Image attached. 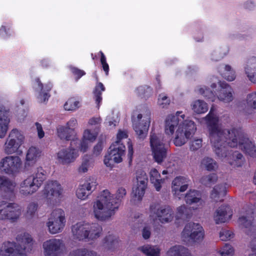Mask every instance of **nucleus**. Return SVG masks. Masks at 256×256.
<instances>
[{
  "instance_id": "e433bc0d",
  "label": "nucleus",
  "mask_w": 256,
  "mask_h": 256,
  "mask_svg": "<svg viewBox=\"0 0 256 256\" xmlns=\"http://www.w3.org/2000/svg\"><path fill=\"white\" fill-rule=\"evenodd\" d=\"M192 106L194 112L198 114L205 113L208 110L207 104L202 100L194 101Z\"/></svg>"
},
{
  "instance_id": "052dcab7",
  "label": "nucleus",
  "mask_w": 256,
  "mask_h": 256,
  "mask_svg": "<svg viewBox=\"0 0 256 256\" xmlns=\"http://www.w3.org/2000/svg\"><path fill=\"white\" fill-rule=\"evenodd\" d=\"M35 124L36 127L38 138H44V132L42 130L41 124L36 122Z\"/></svg>"
},
{
  "instance_id": "b1692460",
  "label": "nucleus",
  "mask_w": 256,
  "mask_h": 256,
  "mask_svg": "<svg viewBox=\"0 0 256 256\" xmlns=\"http://www.w3.org/2000/svg\"><path fill=\"white\" fill-rule=\"evenodd\" d=\"M41 154L40 150L34 146L30 147L26 154L24 166L26 168L34 165Z\"/></svg>"
},
{
  "instance_id": "bb28decb",
  "label": "nucleus",
  "mask_w": 256,
  "mask_h": 256,
  "mask_svg": "<svg viewBox=\"0 0 256 256\" xmlns=\"http://www.w3.org/2000/svg\"><path fill=\"white\" fill-rule=\"evenodd\" d=\"M21 209H0V219L16 222L19 218Z\"/></svg>"
},
{
  "instance_id": "37998d69",
  "label": "nucleus",
  "mask_w": 256,
  "mask_h": 256,
  "mask_svg": "<svg viewBox=\"0 0 256 256\" xmlns=\"http://www.w3.org/2000/svg\"><path fill=\"white\" fill-rule=\"evenodd\" d=\"M78 104V101L74 98H71L66 102L64 107L66 110H75L79 107Z\"/></svg>"
},
{
  "instance_id": "c03bdc74",
  "label": "nucleus",
  "mask_w": 256,
  "mask_h": 256,
  "mask_svg": "<svg viewBox=\"0 0 256 256\" xmlns=\"http://www.w3.org/2000/svg\"><path fill=\"white\" fill-rule=\"evenodd\" d=\"M218 180V176L216 174H210L208 176H203L201 180V182L204 184L208 185L214 184Z\"/></svg>"
},
{
  "instance_id": "a18cd8bd",
  "label": "nucleus",
  "mask_w": 256,
  "mask_h": 256,
  "mask_svg": "<svg viewBox=\"0 0 256 256\" xmlns=\"http://www.w3.org/2000/svg\"><path fill=\"white\" fill-rule=\"evenodd\" d=\"M98 54L100 56V62L102 66V70L104 71L106 76H108L109 74L110 68L108 64L106 62V57L102 51H100Z\"/></svg>"
},
{
  "instance_id": "680f3d73",
  "label": "nucleus",
  "mask_w": 256,
  "mask_h": 256,
  "mask_svg": "<svg viewBox=\"0 0 256 256\" xmlns=\"http://www.w3.org/2000/svg\"><path fill=\"white\" fill-rule=\"evenodd\" d=\"M88 160H84L82 165L79 168L78 170L80 172H86L88 171Z\"/></svg>"
},
{
  "instance_id": "338daca9",
  "label": "nucleus",
  "mask_w": 256,
  "mask_h": 256,
  "mask_svg": "<svg viewBox=\"0 0 256 256\" xmlns=\"http://www.w3.org/2000/svg\"><path fill=\"white\" fill-rule=\"evenodd\" d=\"M188 188V180L186 181V183L184 182L182 185H181L179 187L178 190L180 192H184L187 190Z\"/></svg>"
},
{
  "instance_id": "423d86ee",
  "label": "nucleus",
  "mask_w": 256,
  "mask_h": 256,
  "mask_svg": "<svg viewBox=\"0 0 256 256\" xmlns=\"http://www.w3.org/2000/svg\"><path fill=\"white\" fill-rule=\"evenodd\" d=\"M46 179V172L42 167H38L34 174L28 176L20 184L22 194H31L36 192Z\"/></svg>"
},
{
  "instance_id": "6ab92c4d",
  "label": "nucleus",
  "mask_w": 256,
  "mask_h": 256,
  "mask_svg": "<svg viewBox=\"0 0 256 256\" xmlns=\"http://www.w3.org/2000/svg\"><path fill=\"white\" fill-rule=\"evenodd\" d=\"M93 208H108L114 206L115 204L113 196L108 190H104L97 198Z\"/></svg>"
},
{
  "instance_id": "58836bf2",
  "label": "nucleus",
  "mask_w": 256,
  "mask_h": 256,
  "mask_svg": "<svg viewBox=\"0 0 256 256\" xmlns=\"http://www.w3.org/2000/svg\"><path fill=\"white\" fill-rule=\"evenodd\" d=\"M136 92L138 96L146 98L152 94V89L150 86H141L136 90Z\"/></svg>"
},
{
  "instance_id": "f3484780",
  "label": "nucleus",
  "mask_w": 256,
  "mask_h": 256,
  "mask_svg": "<svg viewBox=\"0 0 256 256\" xmlns=\"http://www.w3.org/2000/svg\"><path fill=\"white\" fill-rule=\"evenodd\" d=\"M97 184L94 178H88L85 182L77 190L76 192L77 197L81 200H86L88 196L96 189Z\"/></svg>"
},
{
  "instance_id": "7ed1b4c3",
  "label": "nucleus",
  "mask_w": 256,
  "mask_h": 256,
  "mask_svg": "<svg viewBox=\"0 0 256 256\" xmlns=\"http://www.w3.org/2000/svg\"><path fill=\"white\" fill-rule=\"evenodd\" d=\"M18 244L9 241L2 243L0 247L1 256H26V252H30L34 246V240L27 232L18 234L16 238Z\"/></svg>"
},
{
  "instance_id": "774afa93",
  "label": "nucleus",
  "mask_w": 256,
  "mask_h": 256,
  "mask_svg": "<svg viewBox=\"0 0 256 256\" xmlns=\"http://www.w3.org/2000/svg\"><path fill=\"white\" fill-rule=\"evenodd\" d=\"M52 88V85L51 84H48L43 86V91L49 92Z\"/></svg>"
},
{
  "instance_id": "ea45409f",
  "label": "nucleus",
  "mask_w": 256,
  "mask_h": 256,
  "mask_svg": "<svg viewBox=\"0 0 256 256\" xmlns=\"http://www.w3.org/2000/svg\"><path fill=\"white\" fill-rule=\"evenodd\" d=\"M222 76L228 81H233L236 78V72L230 66L226 64L224 67V70L222 74Z\"/></svg>"
},
{
  "instance_id": "1a4fd4ad",
  "label": "nucleus",
  "mask_w": 256,
  "mask_h": 256,
  "mask_svg": "<svg viewBox=\"0 0 256 256\" xmlns=\"http://www.w3.org/2000/svg\"><path fill=\"white\" fill-rule=\"evenodd\" d=\"M16 184L13 181L4 176H0V190L1 192L8 194L10 198H7L6 196L2 197L0 200V208H17L18 204L12 202L14 198V192Z\"/></svg>"
},
{
  "instance_id": "6e6d98bb",
  "label": "nucleus",
  "mask_w": 256,
  "mask_h": 256,
  "mask_svg": "<svg viewBox=\"0 0 256 256\" xmlns=\"http://www.w3.org/2000/svg\"><path fill=\"white\" fill-rule=\"evenodd\" d=\"M38 85L41 90V92L40 93V96L42 99V102H44L46 100H48V98L50 96V95L48 92L43 91V84L40 82V80L39 79H38Z\"/></svg>"
},
{
  "instance_id": "5701e85b",
  "label": "nucleus",
  "mask_w": 256,
  "mask_h": 256,
  "mask_svg": "<svg viewBox=\"0 0 256 256\" xmlns=\"http://www.w3.org/2000/svg\"><path fill=\"white\" fill-rule=\"evenodd\" d=\"M8 113L9 110L0 104V138H4L8 131L10 123Z\"/></svg>"
},
{
  "instance_id": "c9c22d12",
  "label": "nucleus",
  "mask_w": 256,
  "mask_h": 256,
  "mask_svg": "<svg viewBox=\"0 0 256 256\" xmlns=\"http://www.w3.org/2000/svg\"><path fill=\"white\" fill-rule=\"evenodd\" d=\"M138 249L147 256H160V249L156 246L146 244Z\"/></svg>"
},
{
  "instance_id": "13d9d810",
  "label": "nucleus",
  "mask_w": 256,
  "mask_h": 256,
  "mask_svg": "<svg viewBox=\"0 0 256 256\" xmlns=\"http://www.w3.org/2000/svg\"><path fill=\"white\" fill-rule=\"evenodd\" d=\"M102 150V142L99 141L94 148V154L96 156L99 155Z\"/></svg>"
},
{
  "instance_id": "dca6fc26",
  "label": "nucleus",
  "mask_w": 256,
  "mask_h": 256,
  "mask_svg": "<svg viewBox=\"0 0 256 256\" xmlns=\"http://www.w3.org/2000/svg\"><path fill=\"white\" fill-rule=\"evenodd\" d=\"M137 186L132 190L134 197L138 200H141L144 196L147 188L148 178L146 173L142 170L137 171L136 172Z\"/></svg>"
},
{
  "instance_id": "9b49d317",
  "label": "nucleus",
  "mask_w": 256,
  "mask_h": 256,
  "mask_svg": "<svg viewBox=\"0 0 256 256\" xmlns=\"http://www.w3.org/2000/svg\"><path fill=\"white\" fill-rule=\"evenodd\" d=\"M22 161L18 156H6L0 162V170L2 173L14 176L20 172Z\"/></svg>"
},
{
  "instance_id": "2eb2a0df",
  "label": "nucleus",
  "mask_w": 256,
  "mask_h": 256,
  "mask_svg": "<svg viewBox=\"0 0 256 256\" xmlns=\"http://www.w3.org/2000/svg\"><path fill=\"white\" fill-rule=\"evenodd\" d=\"M62 188L60 184L56 180H51L47 182L44 190L45 197L50 200V202H56L57 200L62 194Z\"/></svg>"
},
{
  "instance_id": "ddd939ff",
  "label": "nucleus",
  "mask_w": 256,
  "mask_h": 256,
  "mask_svg": "<svg viewBox=\"0 0 256 256\" xmlns=\"http://www.w3.org/2000/svg\"><path fill=\"white\" fill-rule=\"evenodd\" d=\"M182 235L183 238L194 242L199 243L204 240V230L200 224L189 222L185 226Z\"/></svg>"
},
{
  "instance_id": "9d476101",
  "label": "nucleus",
  "mask_w": 256,
  "mask_h": 256,
  "mask_svg": "<svg viewBox=\"0 0 256 256\" xmlns=\"http://www.w3.org/2000/svg\"><path fill=\"white\" fill-rule=\"evenodd\" d=\"M24 136L22 132L16 128L12 129L10 132L4 146V152L11 154L18 152L23 144Z\"/></svg>"
},
{
  "instance_id": "a211bd4d",
  "label": "nucleus",
  "mask_w": 256,
  "mask_h": 256,
  "mask_svg": "<svg viewBox=\"0 0 256 256\" xmlns=\"http://www.w3.org/2000/svg\"><path fill=\"white\" fill-rule=\"evenodd\" d=\"M77 124L75 118H72L66 124V127H60L58 129V134L62 140H71L75 135L74 128Z\"/></svg>"
},
{
  "instance_id": "2f4dec72",
  "label": "nucleus",
  "mask_w": 256,
  "mask_h": 256,
  "mask_svg": "<svg viewBox=\"0 0 256 256\" xmlns=\"http://www.w3.org/2000/svg\"><path fill=\"white\" fill-rule=\"evenodd\" d=\"M95 218L98 220L104 221L108 220L115 214L116 209H94Z\"/></svg>"
},
{
  "instance_id": "09e8293b",
  "label": "nucleus",
  "mask_w": 256,
  "mask_h": 256,
  "mask_svg": "<svg viewBox=\"0 0 256 256\" xmlns=\"http://www.w3.org/2000/svg\"><path fill=\"white\" fill-rule=\"evenodd\" d=\"M246 102L248 106L256 109V92L250 93L247 96Z\"/></svg>"
},
{
  "instance_id": "49530a36",
  "label": "nucleus",
  "mask_w": 256,
  "mask_h": 256,
  "mask_svg": "<svg viewBox=\"0 0 256 256\" xmlns=\"http://www.w3.org/2000/svg\"><path fill=\"white\" fill-rule=\"evenodd\" d=\"M232 157L236 158L234 160V161L232 162H230V165H234L237 167H240L242 166L243 162V156L242 154L238 152H235L232 154Z\"/></svg>"
},
{
  "instance_id": "5fc2aeb1",
  "label": "nucleus",
  "mask_w": 256,
  "mask_h": 256,
  "mask_svg": "<svg viewBox=\"0 0 256 256\" xmlns=\"http://www.w3.org/2000/svg\"><path fill=\"white\" fill-rule=\"evenodd\" d=\"M202 139L198 138L192 140L190 144V149L191 150L195 151L200 148L202 146Z\"/></svg>"
},
{
  "instance_id": "e2e57ef3",
  "label": "nucleus",
  "mask_w": 256,
  "mask_h": 256,
  "mask_svg": "<svg viewBox=\"0 0 256 256\" xmlns=\"http://www.w3.org/2000/svg\"><path fill=\"white\" fill-rule=\"evenodd\" d=\"M151 232L150 228L148 227H144L142 232V235L144 238L147 240L150 238Z\"/></svg>"
},
{
  "instance_id": "f704fd0d",
  "label": "nucleus",
  "mask_w": 256,
  "mask_h": 256,
  "mask_svg": "<svg viewBox=\"0 0 256 256\" xmlns=\"http://www.w3.org/2000/svg\"><path fill=\"white\" fill-rule=\"evenodd\" d=\"M168 254L170 256H192L188 248L182 246H174L171 248Z\"/></svg>"
},
{
  "instance_id": "3c124183",
  "label": "nucleus",
  "mask_w": 256,
  "mask_h": 256,
  "mask_svg": "<svg viewBox=\"0 0 256 256\" xmlns=\"http://www.w3.org/2000/svg\"><path fill=\"white\" fill-rule=\"evenodd\" d=\"M70 70L72 74L75 76V78L76 81L86 74V72L84 70H80L76 67L72 66L70 67Z\"/></svg>"
},
{
  "instance_id": "aec40b11",
  "label": "nucleus",
  "mask_w": 256,
  "mask_h": 256,
  "mask_svg": "<svg viewBox=\"0 0 256 256\" xmlns=\"http://www.w3.org/2000/svg\"><path fill=\"white\" fill-rule=\"evenodd\" d=\"M78 156L76 149L69 148L59 151L57 153V159L60 164H66L73 162Z\"/></svg>"
},
{
  "instance_id": "72a5a7b5",
  "label": "nucleus",
  "mask_w": 256,
  "mask_h": 256,
  "mask_svg": "<svg viewBox=\"0 0 256 256\" xmlns=\"http://www.w3.org/2000/svg\"><path fill=\"white\" fill-rule=\"evenodd\" d=\"M119 242L118 238L113 234H108L103 240V244L105 248L112 251L118 247Z\"/></svg>"
},
{
  "instance_id": "7c9ffc66",
  "label": "nucleus",
  "mask_w": 256,
  "mask_h": 256,
  "mask_svg": "<svg viewBox=\"0 0 256 256\" xmlns=\"http://www.w3.org/2000/svg\"><path fill=\"white\" fill-rule=\"evenodd\" d=\"M232 216V209H230L228 212H227L226 209H217L214 216V220L216 224L224 223L230 220Z\"/></svg>"
},
{
  "instance_id": "6e6552de",
  "label": "nucleus",
  "mask_w": 256,
  "mask_h": 256,
  "mask_svg": "<svg viewBox=\"0 0 256 256\" xmlns=\"http://www.w3.org/2000/svg\"><path fill=\"white\" fill-rule=\"evenodd\" d=\"M150 145L154 160L161 164L166 158L168 144L161 134H156L152 131L150 136Z\"/></svg>"
},
{
  "instance_id": "c85d7f7f",
  "label": "nucleus",
  "mask_w": 256,
  "mask_h": 256,
  "mask_svg": "<svg viewBox=\"0 0 256 256\" xmlns=\"http://www.w3.org/2000/svg\"><path fill=\"white\" fill-rule=\"evenodd\" d=\"M150 124V120L144 122H136L133 123V128L140 139L144 140L146 136Z\"/></svg>"
},
{
  "instance_id": "a19ab883",
  "label": "nucleus",
  "mask_w": 256,
  "mask_h": 256,
  "mask_svg": "<svg viewBox=\"0 0 256 256\" xmlns=\"http://www.w3.org/2000/svg\"><path fill=\"white\" fill-rule=\"evenodd\" d=\"M126 192L124 188H118L116 194V196L114 198L115 204L114 206L110 208H118L122 202V199L126 195Z\"/></svg>"
},
{
  "instance_id": "473e14b6",
  "label": "nucleus",
  "mask_w": 256,
  "mask_h": 256,
  "mask_svg": "<svg viewBox=\"0 0 256 256\" xmlns=\"http://www.w3.org/2000/svg\"><path fill=\"white\" fill-rule=\"evenodd\" d=\"M150 175L151 183L154 184L156 191H160L162 188V184L164 182V179L161 178L160 174L154 168L150 170Z\"/></svg>"
},
{
  "instance_id": "20e7f679",
  "label": "nucleus",
  "mask_w": 256,
  "mask_h": 256,
  "mask_svg": "<svg viewBox=\"0 0 256 256\" xmlns=\"http://www.w3.org/2000/svg\"><path fill=\"white\" fill-rule=\"evenodd\" d=\"M128 136L125 132L118 131L116 140L110 145L108 154L104 156V162L106 166L112 168L113 162L120 163L122 161V156L124 154L126 148L122 140L127 138Z\"/></svg>"
},
{
  "instance_id": "8fccbe9b",
  "label": "nucleus",
  "mask_w": 256,
  "mask_h": 256,
  "mask_svg": "<svg viewBox=\"0 0 256 256\" xmlns=\"http://www.w3.org/2000/svg\"><path fill=\"white\" fill-rule=\"evenodd\" d=\"M234 250L232 246L228 244H226L220 251V254L222 256H227L232 254L234 253Z\"/></svg>"
},
{
  "instance_id": "f03ea898",
  "label": "nucleus",
  "mask_w": 256,
  "mask_h": 256,
  "mask_svg": "<svg viewBox=\"0 0 256 256\" xmlns=\"http://www.w3.org/2000/svg\"><path fill=\"white\" fill-rule=\"evenodd\" d=\"M174 143L176 146L184 145L194 134L196 128L191 120H185V115L182 112H177L175 115H169L165 120V132L172 136L176 128Z\"/></svg>"
},
{
  "instance_id": "bf43d9fd",
  "label": "nucleus",
  "mask_w": 256,
  "mask_h": 256,
  "mask_svg": "<svg viewBox=\"0 0 256 256\" xmlns=\"http://www.w3.org/2000/svg\"><path fill=\"white\" fill-rule=\"evenodd\" d=\"M134 154V150L132 148V145L131 143H128V162L130 164L132 160Z\"/></svg>"
},
{
  "instance_id": "f257e3e1",
  "label": "nucleus",
  "mask_w": 256,
  "mask_h": 256,
  "mask_svg": "<svg viewBox=\"0 0 256 256\" xmlns=\"http://www.w3.org/2000/svg\"><path fill=\"white\" fill-rule=\"evenodd\" d=\"M214 106L210 108L208 114L205 117L209 132V138L214 150L220 158L228 156L231 151L229 148H239L252 157H256V146L254 142L246 137L242 130L232 128L230 130H221L218 126V118L214 114Z\"/></svg>"
},
{
  "instance_id": "412c9836",
  "label": "nucleus",
  "mask_w": 256,
  "mask_h": 256,
  "mask_svg": "<svg viewBox=\"0 0 256 256\" xmlns=\"http://www.w3.org/2000/svg\"><path fill=\"white\" fill-rule=\"evenodd\" d=\"M62 241L60 240L50 239L43 244L46 256H57L56 253L60 250Z\"/></svg>"
},
{
  "instance_id": "4468645a",
  "label": "nucleus",
  "mask_w": 256,
  "mask_h": 256,
  "mask_svg": "<svg viewBox=\"0 0 256 256\" xmlns=\"http://www.w3.org/2000/svg\"><path fill=\"white\" fill-rule=\"evenodd\" d=\"M255 210L246 209L244 214L238 220L239 226L246 228V233L250 236L256 233V226L254 224Z\"/></svg>"
},
{
  "instance_id": "69168bd1",
  "label": "nucleus",
  "mask_w": 256,
  "mask_h": 256,
  "mask_svg": "<svg viewBox=\"0 0 256 256\" xmlns=\"http://www.w3.org/2000/svg\"><path fill=\"white\" fill-rule=\"evenodd\" d=\"M10 30V28L8 30L6 26H2L0 28V36H2L4 34L7 35L8 34V31Z\"/></svg>"
},
{
  "instance_id": "4be33fe9",
  "label": "nucleus",
  "mask_w": 256,
  "mask_h": 256,
  "mask_svg": "<svg viewBox=\"0 0 256 256\" xmlns=\"http://www.w3.org/2000/svg\"><path fill=\"white\" fill-rule=\"evenodd\" d=\"M150 213L156 214L154 220H158L162 224L171 222L174 217L172 209H150Z\"/></svg>"
},
{
  "instance_id": "cd10ccee",
  "label": "nucleus",
  "mask_w": 256,
  "mask_h": 256,
  "mask_svg": "<svg viewBox=\"0 0 256 256\" xmlns=\"http://www.w3.org/2000/svg\"><path fill=\"white\" fill-rule=\"evenodd\" d=\"M226 194V184L216 186L210 194V198L216 202H222Z\"/></svg>"
},
{
  "instance_id": "0eeeda50",
  "label": "nucleus",
  "mask_w": 256,
  "mask_h": 256,
  "mask_svg": "<svg viewBox=\"0 0 256 256\" xmlns=\"http://www.w3.org/2000/svg\"><path fill=\"white\" fill-rule=\"evenodd\" d=\"M219 84L220 88L216 93H214L209 88H200V93L208 102H214L216 96L220 100L224 102H232L233 100L232 88L225 82L220 81Z\"/></svg>"
},
{
  "instance_id": "0e129e2a",
  "label": "nucleus",
  "mask_w": 256,
  "mask_h": 256,
  "mask_svg": "<svg viewBox=\"0 0 256 256\" xmlns=\"http://www.w3.org/2000/svg\"><path fill=\"white\" fill-rule=\"evenodd\" d=\"M88 148V144L86 140H82L80 142V150L82 152H85L86 151Z\"/></svg>"
},
{
  "instance_id": "393cba45",
  "label": "nucleus",
  "mask_w": 256,
  "mask_h": 256,
  "mask_svg": "<svg viewBox=\"0 0 256 256\" xmlns=\"http://www.w3.org/2000/svg\"><path fill=\"white\" fill-rule=\"evenodd\" d=\"M93 76L96 81V84L93 90L94 98L96 104V107L99 108L102 101V92L106 90L104 85L101 82H98V78L96 72L93 73Z\"/></svg>"
},
{
  "instance_id": "de8ad7c7",
  "label": "nucleus",
  "mask_w": 256,
  "mask_h": 256,
  "mask_svg": "<svg viewBox=\"0 0 256 256\" xmlns=\"http://www.w3.org/2000/svg\"><path fill=\"white\" fill-rule=\"evenodd\" d=\"M188 180V179L184 176H179L174 178L172 184L174 188L176 191L178 190L179 187Z\"/></svg>"
},
{
  "instance_id": "a878e982",
  "label": "nucleus",
  "mask_w": 256,
  "mask_h": 256,
  "mask_svg": "<svg viewBox=\"0 0 256 256\" xmlns=\"http://www.w3.org/2000/svg\"><path fill=\"white\" fill-rule=\"evenodd\" d=\"M244 71L248 80L256 84V57L248 60L244 67Z\"/></svg>"
},
{
  "instance_id": "39448f33",
  "label": "nucleus",
  "mask_w": 256,
  "mask_h": 256,
  "mask_svg": "<svg viewBox=\"0 0 256 256\" xmlns=\"http://www.w3.org/2000/svg\"><path fill=\"white\" fill-rule=\"evenodd\" d=\"M102 227L96 223L90 224L80 222L72 226V231L75 238L81 240L84 239L94 240L100 237Z\"/></svg>"
},
{
  "instance_id": "4d7b16f0",
  "label": "nucleus",
  "mask_w": 256,
  "mask_h": 256,
  "mask_svg": "<svg viewBox=\"0 0 256 256\" xmlns=\"http://www.w3.org/2000/svg\"><path fill=\"white\" fill-rule=\"evenodd\" d=\"M96 138V135L92 133L89 130H86L84 132L83 138L86 140L94 142Z\"/></svg>"
},
{
  "instance_id": "f8f14e48",
  "label": "nucleus",
  "mask_w": 256,
  "mask_h": 256,
  "mask_svg": "<svg viewBox=\"0 0 256 256\" xmlns=\"http://www.w3.org/2000/svg\"><path fill=\"white\" fill-rule=\"evenodd\" d=\"M51 215L47 222L50 232L56 234L62 232L66 222L64 211L62 209H54Z\"/></svg>"
},
{
  "instance_id": "c756f323",
  "label": "nucleus",
  "mask_w": 256,
  "mask_h": 256,
  "mask_svg": "<svg viewBox=\"0 0 256 256\" xmlns=\"http://www.w3.org/2000/svg\"><path fill=\"white\" fill-rule=\"evenodd\" d=\"M184 200L186 204L192 205L198 202L201 203L202 193L195 190H189L185 195Z\"/></svg>"
},
{
  "instance_id": "4c0bfd02",
  "label": "nucleus",
  "mask_w": 256,
  "mask_h": 256,
  "mask_svg": "<svg viewBox=\"0 0 256 256\" xmlns=\"http://www.w3.org/2000/svg\"><path fill=\"white\" fill-rule=\"evenodd\" d=\"M69 256H96V253L86 248H78L70 253Z\"/></svg>"
},
{
  "instance_id": "79ce46f5",
  "label": "nucleus",
  "mask_w": 256,
  "mask_h": 256,
  "mask_svg": "<svg viewBox=\"0 0 256 256\" xmlns=\"http://www.w3.org/2000/svg\"><path fill=\"white\" fill-rule=\"evenodd\" d=\"M202 163L208 171L214 170L218 166L216 162L210 158H204Z\"/></svg>"
},
{
  "instance_id": "603ef678",
  "label": "nucleus",
  "mask_w": 256,
  "mask_h": 256,
  "mask_svg": "<svg viewBox=\"0 0 256 256\" xmlns=\"http://www.w3.org/2000/svg\"><path fill=\"white\" fill-rule=\"evenodd\" d=\"M233 236L234 233L228 230H223L220 233V238L222 241L230 240L231 238H233Z\"/></svg>"
},
{
  "instance_id": "864d4df0",
  "label": "nucleus",
  "mask_w": 256,
  "mask_h": 256,
  "mask_svg": "<svg viewBox=\"0 0 256 256\" xmlns=\"http://www.w3.org/2000/svg\"><path fill=\"white\" fill-rule=\"evenodd\" d=\"M158 103L162 108H165L170 104V100L166 96L160 94Z\"/></svg>"
}]
</instances>
